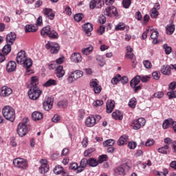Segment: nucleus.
<instances>
[{
  "label": "nucleus",
  "mask_w": 176,
  "mask_h": 176,
  "mask_svg": "<svg viewBox=\"0 0 176 176\" xmlns=\"http://www.w3.org/2000/svg\"><path fill=\"white\" fill-rule=\"evenodd\" d=\"M16 63L18 64H23V67L26 68L27 72H30V68L32 67V60L27 58L25 51H21L17 54Z\"/></svg>",
  "instance_id": "obj_1"
},
{
  "label": "nucleus",
  "mask_w": 176,
  "mask_h": 176,
  "mask_svg": "<svg viewBox=\"0 0 176 176\" xmlns=\"http://www.w3.org/2000/svg\"><path fill=\"white\" fill-rule=\"evenodd\" d=\"M2 114L3 118L10 122H14L16 119V111L10 106H5L2 109Z\"/></svg>",
  "instance_id": "obj_2"
},
{
  "label": "nucleus",
  "mask_w": 176,
  "mask_h": 176,
  "mask_svg": "<svg viewBox=\"0 0 176 176\" xmlns=\"http://www.w3.org/2000/svg\"><path fill=\"white\" fill-rule=\"evenodd\" d=\"M41 34L42 36H48L51 39H57L58 38V33L56 30L52 29L50 25H47L44 27L41 31Z\"/></svg>",
  "instance_id": "obj_3"
},
{
  "label": "nucleus",
  "mask_w": 176,
  "mask_h": 176,
  "mask_svg": "<svg viewBox=\"0 0 176 176\" xmlns=\"http://www.w3.org/2000/svg\"><path fill=\"white\" fill-rule=\"evenodd\" d=\"M14 167L19 168L20 170H27L28 167V162L24 158L17 157L13 160Z\"/></svg>",
  "instance_id": "obj_4"
},
{
  "label": "nucleus",
  "mask_w": 176,
  "mask_h": 176,
  "mask_svg": "<svg viewBox=\"0 0 176 176\" xmlns=\"http://www.w3.org/2000/svg\"><path fill=\"white\" fill-rule=\"evenodd\" d=\"M82 76H83V72L81 70H75L69 74L67 80L68 83H74L75 80H78V79H80Z\"/></svg>",
  "instance_id": "obj_5"
},
{
  "label": "nucleus",
  "mask_w": 176,
  "mask_h": 176,
  "mask_svg": "<svg viewBox=\"0 0 176 176\" xmlns=\"http://www.w3.org/2000/svg\"><path fill=\"white\" fill-rule=\"evenodd\" d=\"M41 94L42 91L38 87H30V89L28 91V96L30 100H38Z\"/></svg>",
  "instance_id": "obj_6"
},
{
  "label": "nucleus",
  "mask_w": 176,
  "mask_h": 176,
  "mask_svg": "<svg viewBox=\"0 0 176 176\" xmlns=\"http://www.w3.org/2000/svg\"><path fill=\"white\" fill-rule=\"evenodd\" d=\"M45 49L50 50L51 54H57L60 52V45L57 43L48 41L45 45Z\"/></svg>",
  "instance_id": "obj_7"
},
{
  "label": "nucleus",
  "mask_w": 176,
  "mask_h": 176,
  "mask_svg": "<svg viewBox=\"0 0 176 176\" xmlns=\"http://www.w3.org/2000/svg\"><path fill=\"white\" fill-rule=\"evenodd\" d=\"M146 120L144 118H140L138 120L133 121L132 126L133 130H140V128L144 127Z\"/></svg>",
  "instance_id": "obj_8"
},
{
  "label": "nucleus",
  "mask_w": 176,
  "mask_h": 176,
  "mask_svg": "<svg viewBox=\"0 0 176 176\" xmlns=\"http://www.w3.org/2000/svg\"><path fill=\"white\" fill-rule=\"evenodd\" d=\"M28 133V127L27 125L24 122L19 123L17 127V133L19 137H24V135H27Z\"/></svg>",
  "instance_id": "obj_9"
},
{
  "label": "nucleus",
  "mask_w": 176,
  "mask_h": 176,
  "mask_svg": "<svg viewBox=\"0 0 176 176\" xmlns=\"http://www.w3.org/2000/svg\"><path fill=\"white\" fill-rule=\"evenodd\" d=\"M129 170H130V166L126 163H124L116 168L115 173L118 175H126V171H129Z\"/></svg>",
  "instance_id": "obj_10"
},
{
  "label": "nucleus",
  "mask_w": 176,
  "mask_h": 176,
  "mask_svg": "<svg viewBox=\"0 0 176 176\" xmlns=\"http://www.w3.org/2000/svg\"><path fill=\"white\" fill-rule=\"evenodd\" d=\"M98 83L99 82L97 81V79L92 80L89 82V86L91 89H93L95 94H100L101 93V90H102V88Z\"/></svg>",
  "instance_id": "obj_11"
},
{
  "label": "nucleus",
  "mask_w": 176,
  "mask_h": 176,
  "mask_svg": "<svg viewBox=\"0 0 176 176\" xmlns=\"http://www.w3.org/2000/svg\"><path fill=\"white\" fill-rule=\"evenodd\" d=\"M104 14L105 16H108V17H112V16H119L118 10L115 6H109L106 8L105 10L104 11Z\"/></svg>",
  "instance_id": "obj_12"
},
{
  "label": "nucleus",
  "mask_w": 176,
  "mask_h": 176,
  "mask_svg": "<svg viewBox=\"0 0 176 176\" xmlns=\"http://www.w3.org/2000/svg\"><path fill=\"white\" fill-rule=\"evenodd\" d=\"M104 0H91L89 3L90 9H101L104 6Z\"/></svg>",
  "instance_id": "obj_13"
},
{
  "label": "nucleus",
  "mask_w": 176,
  "mask_h": 176,
  "mask_svg": "<svg viewBox=\"0 0 176 176\" xmlns=\"http://www.w3.org/2000/svg\"><path fill=\"white\" fill-rule=\"evenodd\" d=\"M42 13L47 20H54V17H56V14L52 8H45Z\"/></svg>",
  "instance_id": "obj_14"
},
{
  "label": "nucleus",
  "mask_w": 176,
  "mask_h": 176,
  "mask_svg": "<svg viewBox=\"0 0 176 176\" xmlns=\"http://www.w3.org/2000/svg\"><path fill=\"white\" fill-rule=\"evenodd\" d=\"M13 93V90L12 88L8 87V86H3L1 88V92L0 96L1 97H9L10 94Z\"/></svg>",
  "instance_id": "obj_15"
},
{
  "label": "nucleus",
  "mask_w": 176,
  "mask_h": 176,
  "mask_svg": "<svg viewBox=\"0 0 176 176\" xmlns=\"http://www.w3.org/2000/svg\"><path fill=\"white\" fill-rule=\"evenodd\" d=\"M17 68V63L15 61L10 60L6 64L7 72H14Z\"/></svg>",
  "instance_id": "obj_16"
},
{
  "label": "nucleus",
  "mask_w": 176,
  "mask_h": 176,
  "mask_svg": "<svg viewBox=\"0 0 176 176\" xmlns=\"http://www.w3.org/2000/svg\"><path fill=\"white\" fill-rule=\"evenodd\" d=\"M84 32L87 36L91 35V31H93V25L90 23H85L82 26Z\"/></svg>",
  "instance_id": "obj_17"
},
{
  "label": "nucleus",
  "mask_w": 176,
  "mask_h": 176,
  "mask_svg": "<svg viewBox=\"0 0 176 176\" xmlns=\"http://www.w3.org/2000/svg\"><path fill=\"white\" fill-rule=\"evenodd\" d=\"M43 109L45 111H50L53 108V100L52 98H47L43 104Z\"/></svg>",
  "instance_id": "obj_18"
},
{
  "label": "nucleus",
  "mask_w": 176,
  "mask_h": 176,
  "mask_svg": "<svg viewBox=\"0 0 176 176\" xmlns=\"http://www.w3.org/2000/svg\"><path fill=\"white\" fill-rule=\"evenodd\" d=\"M70 60L72 61V63H75L76 64H78V63H81L82 55L78 52H74L71 55Z\"/></svg>",
  "instance_id": "obj_19"
},
{
  "label": "nucleus",
  "mask_w": 176,
  "mask_h": 176,
  "mask_svg": "<svg viewBox=\"0 0 176 176\" xmlns=\"http://www.w3.org/2000/svg\"><path fill=\"white\" fill-rule=\"evenodd\" d=\"M85 124L87 127H93L97 124L96 122V118H94V115L87 117L85 121Z\"/></svg>",
  "instance_id": "obj_20"
},
{
  "label": "nucleus",
  "mask_w": 176,
  "mask_h": 176,
  "mask_svg": "<svg viewBox=\"0 0 176 176\" xmlns=\"http://www.w3.org/2000/svg\"><path fill=\"white\" fill-rule=\"evenodd\" d=\"M16 38H17L16 33L11 32L8 34H7V36H6L7 43H8L10 45H12L14 43V41H16Z\"/></svg>",
  "instance_id": "obj_21"
},
{
  "label": "nucleus",
  "mask_w": 176,
  "mask_h": 176,
  "mask_svg": "<svg viewBox=\"0 0 176 176\" xmlns=\"http://www.w3.org/2000/svg\"><path fill=\"white\" fill-rule=\"evenodd\" d=\"M55 74L57 78H58V79L63 78V76L65 75V70H64V67L62 65L58 66L55 70Z\"/></svg>",
  "instance_id": "obj_22"
},
{
  "label": "nucleus",
  "mask_w": 176,
  "mask_h": 176,
  "mask_svg": "<svg viewBox=\"0 0 176 176\" xmlns=\"http://www.w3.org/2000/svg\"><path fill=\"white\" fill-rule=\"evenodd\" d=\"M125 56L127 58H129V60H131L132 67L135 68V66L137 65V60H135V56H134V54H133V52H126Z\"/></svg>",
  "instance_id": "obj_23"
},
{
  "label": "nucleus",
  "mask_w": 176,
  "mask_h": 176,
  "mask_svg": "<svg viewBox=\"0 0 176 176\" xmlns=\"http://www.w3.org/2000/svg\"><path fill=\"white\" fill-rule=\"evenodd\" d=\"M106 108H107V113H112V111L115 108V101L114 100L107 101Z\"/></svg>",
  "instance_id": "obj_24"
},
{
  "label": "nucleus",
  "mask_w": 176,
  "mask_h": 176,
  "mask_svg": "<svg viewBox=\"0 0 176 176\" xmlns=\"http://www.w3.org/2000/svg\"><path fill=\"white\" fill-rule=\"evenodd\" d=\"M140 82H141V76L138 75V76H135L130 81L131 87H135V86H138V85H140Z\"/></svg>",
  "instance_id": "obj_25"
},
{
  "label": "nucleus",
  "mask_w": 176,
  "mask_h": 176,
  "mask_svg": "<svg viewBox=\"0 0 176 176\" xmlns=\"http://www.w3.org/2000/svg\"><path fill=\"white\" fill-rule=\"evenodd\" d=\"M160 71L163 75H171V67L168 65L162 66Z\"/></svg>",
  "instance_id": "obj_26"
},
{
  "label": "nucleus",
  "mask_w": 176,
  "mask_h": 176,
  "mask_svg": "<svg viewBox=\"0 0 176 176\" xmlns=\"http://www.w3.org/2000/svg\"><path fill=\"white\" fill-rule=\"evenodd\" d=\"M113 119L115 120H123V113L119 110H116L112 113Z\"/></svg>",
  "instance_id": "obj_27"
},
{
  "label": "nucleus",
  "mask_w": 176,
  "mask_h": 176,
  "mask_svg": "<svg viewBox=\"0 0 176 176\" xmlns=\"http://www.w3.org/2000/svg\"><path fill=\"white\" fill-rule=\"evenodd\" d=\"M38 31V26L34 25H26L25 27V32H36Z\"/></svg>",
  "instance_id": "obj_28"
},
{
  "label": "nucleus",
  "mask_w": 176,
  "mask_h": 176,
  "mask_svg": "<svg viewBox=\"0 0 176 176\" xmlns=\"http://www.w3.org/2000/svg\"><path fill=\"white\" fill-rule=\"evenodd\" d=\"M173 122H174V120H173V119H171V118L165 120L162 124L163 129L164 130H166V129H168V127H171V126H173Z\"/></svg>",
  "instance_id": "obj_29"
},
{
  "label": "nucleus",
  "mask_w": 176,
  "mask_h": 176,
  "mask_svg": "<svg viewBox=\"0 0 176 176\" xmlns=\"http://www.w3.org/2000/svg\"><path fill=\"white\" fill-rule=\"evenodd\" d=\"M32 118L33 120L36 122V121L41 120V119L43 118V114H42V113H41L39 111H34L32 114Z\"/></svg>",
  "instance_id": "obj_30"
},
{
  "label": "nucleus",
  "mask_w": 176,
  "mask_h": 176,
  "mask_svg": "<svg viewBox=\"0 0 176 176\" xmlns=\"http://www.w3.org/2000/svg\"><path fill=\"white\" fill-rule=\"evenodd\" d=\"M170 151H171V148H170V146H168V145H165L158 148L159 153H162L164 155H167L170 153Z\"/></svg>",
  "instance_id": "obj_31"
},
{
  "label": "nucleus",
  "mask_w": 176,
  "mask_h": 176,
  "mask_svg": "<svg viewBox=\"0 0 176 176\" xmlns=\"http://www.w3.org/2000/svg\"><path fill=\"white\" fill-rule=\"evenodd\" d=\"M128 142H129V136L124 135L119 138L118 141V144L120 146L125 145V144H127Z\"/></svg>",
  "instance_id": "obj_32"
},
{
  "label": "nucleus",
  "mask_w": 176,
  "mask_h": 176,
  "mask_svg": "<svg viewBox=\"0 0 176 176\" xmlns=\"http://www.w3.org/2000/svg\"><path fill=\"white\" fill-rule=\"evenodd\" d=\"M166 31L167 35H173L174 34V32L175 31V25L173 24H169L166 28Z\"/></svg>",
  "instance_id": "obj_33"
},
{
  "label": "nucleus",
  "mask_w": 176,
  "mask_h": 176,
  "mask_svg": "<svg viewBox=\"0 0 176 176\" xmlns=\"http://www.w3.org/2000/svg\"><path fill=\"white\" fill-rule=\"evenodd\" d=\"M54 173L56 175H59V174H65V172L64 171V168L61 166V165H57L54 168Z\"/></svg>",
  "instance_id": "obj_34"
},
{
  "label": "nucleus",
  "mask_w": 176,
  "mask_h": 176,
  "mask_svg": "<svg viewBox=\"0 0 176 176\" xmlns=\"http://www.w3.org/2000/svg\"><path fill=\"white\" fill-rule=\"evenodd\" d=\"M10 52H12V45L11 44H6L2 50V52L6 55L8 56V54L10 53Z\"/></svg>",
  "instance_id": "obj_35"
},
{
  "label": "nucleus",
  "mask_w": 176,
  "mask_h": 176,
  "mask_svg": "<svg viewBox=\"0 0 176 176\" xmlns=\"http://www.w3.org/2000/svg\"><path fill=\"white\" fill-rule=\"evenodd\" d=\"M57 81L53 79H49L46 82L43 84L44 87H50V86H56Z\"/></svg>",
  "instance_id": "obj_36"
},
{
  "label": "nucleus",
  "mask_w": 176,
  "mask_h": 176,
  "mask_svg": "<svg viewBox=\"0 0 176 176\" xmlns=\"http://www.w3.org/2000/svg\"><path fill=\"white\" fill-rule=\"evenodd\" d=\"M115 145V140L113 139H109L103 142V146L105 148L113 146Z\"/></svg>",
  "instance_id": "obj_37"
},
{
  "label": "nucleus",
  "mask_w": 176,
  "mask_h": 176,
  "mask_svg": "<svg viewBox=\"0 0 176 176\" xmlns=\"http://www.w3.org/2000/svg\"><path fill=\"white\" fill-rule=\"evenodd\" d=\"M98 164V161L94 158H89L88 160V166L89 167H97V165Z\"/></svg>",
  "instance_id": "obj_38"
},
{
  "label": "nucleus",
  "mask_w": 176,
  "mask_h": 176,
  "mask_svg": "<svg viewBox=\"0 0 176 176\" xmlns=\"http://www.w3.org/2000/svg\"><path fill=\"white\" fill-rule=\"evenodd\" d=\"M31 87H38L39 85V80L36 76H33L31 78Z\"/></svg>",
  "instance_id": "obj_39"
},
{
  "label": "nucleus",
  "mask_w": 176,
  "mask_h": 176,
  "mask_svg": "<svg viewBox=\"0 0 176 176\" xmlns=\"http://www.w3.org/2000/svg\"><path fill=\"white\" fill-rule=\"evenodd\" d=\"M93 46L90 45L89 47H87V48H84L82 50V53L83 54H85V56H87L88 54H90V53H91V52H93Z\"/></svg>",
  "instance_id": "obj_40"
},
{
  "label": "nucleus",
  "mask_w": 176,
  "mask_h": 176,
  "mask_svg": "<svg viewBox=\"0 0 176 176\" xmlns=\"http://www.w3.org/2000/svg\"><path fill=\"white\" fill-rule=\"evenodd\" d=\"M137 105V98H132L129 102V107L134 109Z\"/></svg>",
  "instance_id": "obj_41"
},
{
  "label": "nucleus",
  "mask_w": 176,
  "mask_h": 176,
  "mask_svg": "<svg viewBox=\"0 0 176 176\" xmlns=\"http://www.w3.org/2000/svg\"><path fill=\"white\" fill-rule=\"evenodd\" d=\"M120 79H122V76H120V74H117L116 77L111 79L112 85H118Z\"/></svg>",
  "instance_id": "obj_42"
},
{
  "label": "nucleus",
  "mask_w": 176,
  "mask_h": 176,
  "mask_svg": "<svg viewBox=\"0 0 176 176\" xmlns=\"http://www.w3.org/2000/svg\"><path fill=\"white\" fill-rule=\"evenodd\" d=\"M126 25L124 23H120L116 26V31H124Z\"/></svg>",
  "instance_id": "obj_43"
},
{
  "label": "nucleus",
  "mask_w": 176,
  "mask_h": 176,
  "mask_svg": "<svg viewBox=\"0 0 176 176\" xmlns=\"http://www.w3.org/2000/svg\"><path fill=\"white\" fill-rule=\"evenodd\" d=\"M149 32H152V28H148L146 29V30L142 34V39H146V38H148V34H149Z\"/></svg>",
  "instance_id": "obj_44"
},
{
  "label": "nucleus",
  "mask_w": 176,
  "mask_h": 176,
  "mask_svg": "<svg viewBox=\"0 0 176 176\" xmlns=\"http://www.w3.org/2000/svg\"><path fill=\"white\" fill-rule=\"evenodd\" d=\"M122 3L124 9H129L131 5V0H122Z\"/></svg>",
  "instance_id": "obj_45"
},
{
  "label": "nucleus",
  "mask_w": 176,
  "mask_h": 176,
  "mask_svg": "<svg viewBox=\"0 0 176 176\" xmlns=\"http://www.w3.org/2000/svg\"><path fill=\"white\" fill-rule=\"evenodd\" d=\"M163 49L165 50V54L168 55L173 52V48L171 47L168 46L167 44H164Z\"/></svg>",
  "instance_id": "obj_46"
},
{
  "label": "nucleus",
  "mask_w": 176,
  "mask_h": 176,
  "mask_svg": "<svg viewBox=\"0 0 176 176\" xmlns=\"http://www.w3.org/2000/svg\"><path fill=\"white\" fill-rule=\"evenodd\" d=\"M96 60H98L100 67H104V65H105V60L102 56H97Z\"/></svg>",
  "instance_id": "obj_47"
},
{
  "label": "nucleus",
  "mask_w": 176,
  "mask_h": 176,
  "mask_svg": "<svg viewBox=\"0 0 176 176\" xmlns=\"http://www.w3.org/2000/svg\"><path fill=\"white\" fill-rule=\"evenodd\" d=\"M157 16H159V11H157V10L152 8L151 10V16L152 17V19H157Z\"/></svg>",
  "instance_id": "obj_48"
},
{
  "label": "nucleus",
  "mask_w": 176,
  "mask_h": 176,
  "mask_svg": "<svg viewBox=\"0 0 176 176\" xmlns=\"http://www.w3.org/2000/svg\"><path fill=\"white\" fill-rule=\"evenodd\" d=\"M83 17H85V16L82 14H76L74 16V19L75 21L78 23L79 21H82Z\"/></svg>",
  "instance_id": "obj_49"
},
{
  "label": "nucleus",
  "mask_w": 176,
  "mask_h": 176,
  "mask_svg": "<svg viewBox=\"0 0 176 176\" xmlns=\"http://www.w3.org/2000/svg\"><path fill=\"white\" fill-rule=\"evenodd\" d=\"M94 152V148H90L84 152L85 157H90V155Z\"/></svg>",
  "instance_id": "obj_50"
},
{
  "label": "nucleus",
  "mask_w": 176,
  "mask_h": 176,
  "mask_svg": "<svg viewBox=\"0 0 176 176\" xmlns=\"http://www.w3.org/2000/svg\"><path fill=\"white\" fill-rule=\"evenodd\" d=\"M38 170L41 174H45V173L49 171V167L45 166V165H41Z\"/></svg>",
  "instance_id": "obj_51"
},
{
  "label": "nucleus",
  "mask_w": 176,
  "mask_h": 176,
  "mask_svg": "<svg viewBox=\"0 0 176 176\" xmlns=\"http://www.w3.org/2000/svg\"><path fill=\"white\" fill-rule=\"evenodd\" d=\"M87 164H89V160L82 158L80 162V166L86 168V167H87Z\"/></svg>",
  "instance_id": "obj_52"
},
{
  "label": "nucleus",
  "mask_w": 176,
  "mask_h": 176,
  "mask_svg": "<svg viewBox=\"0 0 176 176\" xmlns=\"http://www.w3.org/2000/svg\"><path fill=\"white\" fill-rule=\"evenodd\" d=\"M153 96L155 98H163V97L164 96V93L163 91H157L155 92Z\"/></svg>",
  "instance_id": "obj_53"
},
{
  "label": "nucleus",
  "mask_w": 176,
  "mask_h": 176,
  "mask_svg": "<svg viewBox=\"0 0 176 176\" xmlns=\"http://www.w3.org/2000/svg\"><path fill=\"white\" fill-rule=\"evenodd\" d=\"M107 159H108V155H102L99 156L98 162V163H104V162H107Z\"/></svg>",
  "instance_id": "obj_54"
},
{
  "label": "nucleus",
  "mask_w": 176,
  "mask_h": 176,
  "mask_svg": "<svg viewBox=\"0 0 176 176\" xmlns=\"http://www.w3.org/2000/svg\"><path fill=\"white\" fill-rule=\"evenodd\" d=\"M69 170H74V171H76L78 168V163L76 162H72L70 163L69 165Z\"/></svg>",
  "instance_id": "obj_55"
},
{
  "label": "nucleus",
  "mask_w": 176,
  "mask_h": 176,
  "mask_svg": "<svg viewBox=\"0 0 176 176\" xmlns=\"http://www.w3.org/2000/svg\"><path fill=\"white\" fill-rule=\"evenodd\" d=\"M167 96L169 100H171L172 98H176V91H168L167 93Z\"/></svg>",
  "instance_id": "obj_56"
},
{
  "label": "nucleus",
  "mask_w": 176,
  "mask_h": 176,
  "mask_svg": "<svg viewBox=\"0 0 176 176\" xmlns=\"http://www.w3.org/2000/svg\"><path fill=\"white\" fill-rule=\"evenodd\" d=\"M60 120H61V117H60V115L58 114H55L52 119L54 123H58V122H60Z\"/></svg>",
  "instance_id": "obj_57"
},
{
  "label": "nucleus",
  "mask_w": 176,
  "mask_h": 176,
  "mask_svg": "<svg viewBox=\"0 0 176 176\" xmlns=\"http://www.w3.org/2000/svg\"><path fill=\"white\" fill-rule=\"evenodd\" d=\"M143 64L145 68H146L147 69L152 68V63H151V61H149L148 60H144L143 62Z\"/></svg>",
  "instance_id": "obj_58"
},
{
  "label": "nucleus",
  "mask_w": 176,
  "mask_h": 176,
  "mask_svg": "<svg viewBox=\"0 0 176 176\" xmlns=\"http://www.w3.org/2000/svg\"><path fill=\"white\" fill-rule=\"evenodd\" d=\"M159 37V32L154 30L151 32V39H157Z\"/></svg>",
  "instance_id": "obj_59"
},
{
  "label": "nucleus",
  "mask_w": 176,
  "mask_h": 176,
  "mask_svg": "<svg viewBox=\"0 0 176 176\" xmlns=\"http://www.w3.org/2000/svg\"><path fill=\"white\" fill-rule=\"evenodd\" d=\"M131 89H133L135 93H138L140 90H142V84L139 85L138 86L135 85V87H131Z\"/></svg>",
  "instance_id": "obj_60"
},
{
  "label": "nucleus",
  "mask_w": 176,
  "mask_h": 176,
  "mask_svg": "<svg viewBox=\"0 0 176 176\" xmlns=\"http://www.w3.org/2000/svg\"><path fill=\"white\" fill-rule=\"evenodd\" d=\"M152 76L155 80H159V79H160V73L157 72H153Z\"/></svg>",
  "instance_id": "obj_61"
},
{
  "label": "nucleus",
  "mask_w": 176,
  "mask_h": 176,
  "mask_svg": "<svg viewBox=\"0 0 176 176\" xmlns=\"http://www.w3.org/2000/svg\"><path fill=\"white\" fill-rule=\"evenodd\" d=\"M149 79H151V76H140V80L143 82V83L148 82Z\"/></svg>",
  "instance_id": "obj_62"
},
{
  "label": "nucleus",
  "mask_w": 176,
  "mask_h": 176,
  "mask_svg": "<svg viewBox=\"0 0 176 176\" xmlns=\"http://www.w3.org/2000/svg\"><path fill=\"white\" fill-rule=\"evenodd\" d=\"M68 155H69V149L64 148L61 151V156H68Z\"/></svg>",
  "instance_id": "obj_63"
},
{
  "label": "nucleus",
  "mask_w": 176,
  "mask_h": 176,
  "mask_svg": "<svg viewBox=\"0 0 176 176\" xmlns=\"http://www.w3.org/2000/svg\"><path fill=\"white\" fill-rule=\"evenodd\" d=\"M137 146V143L135 142H129L128 144V147L129 149H135Z\"/></svg>",
  "instance_id": "obj_64"
}]
</instances>
